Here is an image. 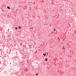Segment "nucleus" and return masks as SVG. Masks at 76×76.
Returning <instances> with one entry per match:
<instances>
[{
	"label": "nucleus",
	"instance_id": "10",
	"mask_svg": "<svg viewBox=\"0 0 76 76\" xmlns=\"http://www.w3.org/2000/svg\"><path fill=\"white\" fill-rule=\"evenodd\" d=\"M52 34H53V32H52Z\"/></svg>",
	"mask_w": 76,
	"mask_h": 76
},
{
	"label": "nucleus",
	"instance_id": "5",
	"mask_svg": "<svg viewBox=\"0 0 76 76\" xmlns=\"http://www.w3.org/2000/svg\"><path fill=\"white\" fill-rule=\"evenodd\" d=\"M63 48L64 49V50H65V48H64V46H63Z\"/></svg>",
	"mask_w": 76,
	"mask_h": 76
},
{
	"label": "nucleus",
	"instance_id": "8",
	"mask_svg": "<svg viewBox=\"0 0 76 76\" xmlns=\"http://www.w3.org/2000/svg\"><path fill=\"white\" fill-rule=\"evenodd\" d=\"M38 75V73H37L36 74V76H37V75Z\"/></svg>",
	"mask_w": 76,
	"mask_h": 76
},
{
	"label": "nucleus",
	"instance_id": "4",
	"mask_svg": "<svg viewBox=\"0 0 76 76\" xmlns=\"http://www.w3.org/2000/svg\"><path fill=\"white\" fill-rule=\"evenodd\" d=\"M19 29H20V28H21V27H20V26H19Z\"/></svg>",
	"mask_w": 76,
	"mask_h": 76
},
{
	"label": "nucleus",
	"instance_id": "2",
	"mask_svg": "<svg viewBox=\"0 0 76 76\" xmlns=\"http://www.w3.org/2000/svg\"><path fill=\"white\" fill-rule=\"evenodd\" d=\"M7 9H10V7H7Z\"/></svg>",
	"mask_w": 76,
	"mask_h": 76
},
{
	"label": "nucleus",
	"instance_id": "6",
	"mask_svg": "<svg viewBox=\"0 0 76 76\" xmlns=\"http://www.w3.org/2000/svg\"><path fill=\"white\" fill-rule=\"evenodd\" d=\"M53 31H56V29H55V28L54 29Z\"/></svg>",
	"mask_w": 76,
	"mask_h": 76
},
{
	"label": "nucleus",
	"instance_id": "9",
	"mask_svg": "<svg viewBox=\"0 0 76 76\" xmlns=\"http://www.w3.org/2000/svg\"><path fill=\"white\" fill-rule=\"evenodd\" d=\"M29 48H30V45H29Z\"/></svg>",
	"mask_w": 76,
	"mask_h": 76
},
{
	"label": "nucleus",
	"instance_id": "1",
	"mask_svg": "<svg viewBox=\"0 0 76 76\" xmlns=\"http://www.w3.org/2000/svg\"><path fill=\"white\" fill-rule=\"evenodd\" d=\"M43 56H46V54H44V53H43Z\"/></svg>",
	"mask_w": 76,
	"mask_h": 76
},
{
	"label": "nucleus",
	"instance_id": "7",
	"mask_svg": "<svg viewBox=\"0 0 76 76\" xmlns=\"http://www.w3.org/2000/svg\"><path fill=\"white\" fill-rule=\"evenodd\" d=\"M15 29L17 30V29H18V28L17 27H15Z\"/></svg>",
	"mask_w": 76,
	"mask_h": 76
},
{
	"label": "nucleus",
	"instance_id": "3",
	"mask_svg": "<svg viewBox=\"0 0 76 76\" xmlns=\"http://www.w3.org/2000/svg\"><path fill=\"white\" fill-rule=\"evenodd\" d=\"M45 61H48V59L46 58H45Z\"/></svg>",
	"mask_w": 76,
	"mask_h": 76
}]
</instances>
